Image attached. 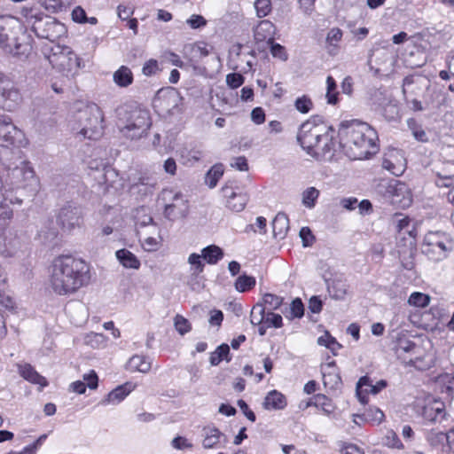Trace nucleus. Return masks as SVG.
<instances>
[{
    "mask_svg": "<svg viewBox=\"0 0 454 454\" xmlns=\"http://www.w3.org/2000/svg\"><path fill=\"white\" fill-rule=\"evenodd\" d=\"M117 117L120 132L129 139L146 135L152 124L149 112L139 107H121L117 111Z\"/></svg>",
    "mask_w": 454,
    "mask_h": 454,
    "instance_id": "nucleus-5",
    "label": "nucleus"
},
{
    "mask_svg": "<svg viewBox=\"0 0 454 454\" xmlns=\"http://www.w3.org/2000/svg\"><path fill=\"white\" fill-rule=\"evenodd\" d=\"M391 202L401 208L409 207L412 203V193L407 184L396 182L388 187Z\"/></svg>",
    "mask_w": 454,
    "mask_h": 454,
    "instance_id": "nucleus-17",
    "label": "nucleus"
},
{
    "mask_svg": "<svg viewBox=\"0 0 454 454\" xmlns=\"http://www.w3.org/2000/svg\"><path fill=\"white\" fill-rule=\"evenodd\" d=\"M263 325H265L266 327H281L282 317L279 314H275L272 313L271 311H268L267 313H264Z\"/></svg>",
    "mask_w": 454,
    "mask_h": 454,
    "instance_id": "nucleus-57",
    "label": "nucleus"
},
{
    "mask_svg": "<svg viewBox=\"0 0 454 454\" xmlns=\"http://www.w3.org/2000/svg\"><path fill=\"white\" fill-rule=\"evenodd\" d=\"M202 255L192 253L188 257V263L191 265V270L193 275H199L204 270V263L202 262Z\"/></svg>",
    "mask_w": 454,
    "mask_h": 454,
    "instance_id": "nucleus-51",
    "label": "nucleus"
},
{
    "mask_svg": "<svg viewBox=\"0 0 454 454\" xmlns=\"http://www.w3.org/2000/svg\"><path fill=\"white\" fill-rule=\"evenodd\" d=\"M137 384L132 382H126L113 389L107 396L102 400L101 403L104 405L113 404L116 405L122 402L133 390H135Z\"/></svg>",
    "mask_w": 454,
    "mask_h": 454,
    "instance_id": "nucleus-22",
    "label": "nucleus"
},
{
    "mask_svg": "<svg viewBox=\"0 0 454 454\" xmlns=\"http://www.w3.org/2000/svg\"><path fill=\"white\" fill-rule=\"evenodd\" d=\"M98 378L94 371L83 375V381L77 380L70 385V390L77 394H84L86 387L96 389L98 387Z\"/></svg>",
    "mask_w": 454,
    "mask_h": 454,
    "instance_id": "nucleus-28",
    "label": "nucleus"
},
{
    "mask_svg": "<svg viewBox=\"0 0 454 454\" xmlns=\"http://www.w3.org/2000/svg\"><path fill=\"white\" fill-rule=\"evenodd\" d=\"M142 247L148 252L157 251L160 247V240L153 237H147L142 241Z\"/></svg>",
    "mask_w": 454,
    "mask_h": 454,
    "instance_id": "nucleus-63",
    "label": "nucleus"
},
{
    "mask_svg": "<svg viewBox=\"0 0 454 454\" xmlns=\"http://www.w3.org/2000/svg\"><path fill=\"white\" fill-rule=\"evenodd\" d=\"M23 133L13 123L6 128L0 129V139L5 145H0V159L8 160L12 149L10 146H15L20 141Z\"/></svg>",
    "mask_w": 454,
    "mask_h": 454,
    "instance_id": "nucleus-15",
    "label": "nucleus"
},
{
    "mask_svg": "<svg viewBox=\"0 0 454 454\" xmlns=\"http://www.w3.org/2000/svg\"><path fill=\"white\" fill-rule=\"evenodd\" d=\"M118 177L117 172L112 168H105L102 174V183L108 187H114ZM101 183V180L99 181Z\"/></svg>",
    "mask_w": 454,
    "mask_h": 454,
    "instance_id": "nucleus-56",
    "label": "nucleus"
},
{
    "mask_svg": "<svg viewBox=\"0 0 454 454\" xmlns=\"http://www.w3.org/2000/svg\"><path fill=\"white\" fill-rule=\"evenodd\" d=\"M38 239L44 244H50L58 236V231L53 221H47L42 225L38 231Z\"/></svg>",
    "mask_w": 454,
    "mask_h": 454,
    "instance_id": "nucleus-35",
    "label": "nucleus"
},
{
    "mask_svg": "<svg viewBox=\"0 0 454 454\" xmlns=\"http://www.w3.org/2000/svg\"><path fill=\"white\" fill-rule=\"evenodd\" d=\"M304 315V306L301 299H294L290 304L288 312L286 317L289 319L301 318Z\"/></svg>",
    "mask_w": 454,
    "mask_h": 454,
    "instance_id": "nucleus-47",
    "label": "nucleus"
},
{
    "mask_svg": "<svg viewBox=\"0 0 454 454\" xmlns=\"http://www.w3.org/2000/svg\"><path fill=\"white\" fill-rule=\"evenodd\" d=\"M328 127L314 121L309 120L303 122L298 133V142L308 154L317 157L330 151L331 137Z\"/></svg>",
    "mask_w": 454,
    "mask_h": 454,
    "instance_id": "nucleus-4",
    "label": "nucleus"
},
{
    "mask_svg": "<svg viewBox=\"0 0 454 454\" xmlns=\"http://www.w3.org/2000/svg\"><path fill=\"white\" fill-rule=\"evenodd\" d=\"M269 44L270 45V53L274 58H278L282 61H286L287 59L288 55L284 46L274 43V40L269 43Z\"/></svg>",
    "mask_w": 454,
    "mask_h": 454,
    "instance_id": "nucleus-58",
    "label": "nucleus"
},
{
    "mask_svg": "<svg viewBox=\"0 0 454 454\" xmlns=\"http://www.w3.org/2000/svg\"><path fill=\"white\" fill-rule=\"evenodd\" d=\"M113 79L116 85L125 88L133 82V74L128 67L121 66L114 73Z\"/></svg>",
    "mask_w": 454,
    "mask_h": 454,
    "instance_id": "nucleus-34",
    "label": "nucleus"
},
{
    "mask_svg": "<svg viewBox=\"0 0 454 454\" xmlns=\"http://www.w3.org/2000/svg\"><path fill=\"white\" fill-rule=\"evenodd\" d=\"M38 2L46 11L51 13L62 12L65 8L62 0H38Z\"/></svg>",
    "mask_w": 454,
    "mask_h": 454,
    "instance_id": "nucleus-52",
    "label": "nucleus"
},
{
    "mask_svg": "<svg viewBox=\"0 0 454 454\" xmlns=\"http://www.w3.org/2000/svg\"><path fill=\"white\" fill-rule=\"evenodd\" d=\"M255 284L256 279L254 277L242 274L236 279L234 286L238 292L245 293L253 289L255 286Z\"/></svg>",
    "mask_w": 454,
    "mask_h": 454,
    "instance_id": "nucleus-40",
    "label": "nucleus"
},
{
    "mask_svg": "<svg viewBox=\"0 0 454 454\" xmlns=\"http://www.w3.org/2000/svg\"><path fill=\"white\" fill-rule=\"evenodd\" d=\"M272 230L275 238L283 239L289 230V219L285 213L279 212L272 221Z\"/></svg>",
    "mask_w": 454,
    "mask_h": 454,
    "instance_id": "nucleus-32",
    "label": "nucleus"
},
{
    "mask_svg": "<svg viewBox=\"0 0 454 454\" xmlns=\"http://www.w3.org/2000/svg\"><path fill=\"white\" fill-rule=\"evenodd\" d=\"M382 167L396 176L403 175L406 168V160L403 153L396 149L389 150L385 153Z\"/></svg>",
    "mask_w": 454,
    "mask_h": 454,
    "instance_id": "nucleus-16",
    "label": "nucleus"
},
{
    "mask_svg": "<svg viewBox=\"0 0 454 454\" xmlns=\"http://www.w3.org/2000/svg\"><path fill=\"white\" fill-rule=\"evenodd\" d=\"M201 255L208 264H216L223 257V251L215 245H210L201 250Z\"/></svg>",
    "mask_w": 454,
    "mask_h": 454,
    "instance_id": "nucleus-38",
    "label": "nucleus"
},
{
    "mask_svg": "<svg viewBox=\"0 0 454 454\" xmlns=\"http://www.w3.org/2000/svg\"><path fill=\"white\" fill-rule=\"evenodd\" d=\"M90 279V269L85 261L71 255L55 258L50 268V286L59 295L74 293Z\"/></svg>",
    "mask_w": 454,
    "mask_h": 454,
    "instance_id": "nucleus-1",
    "label": "nucleus"
},
{
    "mask_svg": "<svg viewBox=\"0 0 454 454\" xmlns=\"http://www.w3.org/2000/svg\"><path fill=\"white\" fill-rule=\"evenodd\" d=\"M257 16L262 18L269 14L271 10L270 0H256L254 3Z\"/></svg>",
    "mask_w": 454,
    "mask_h": 454,
    "instance_id": "nucleus-60",
    "label": "nucleus"
},
{
    "mask_svg": "<svg viewBox=\"0 0 454 454\" xmlns=\"http://www.w3.org/2000/svg\"><path fill=\"white\" fill-rule=\"evenodd\" d=\"M107 337L103 333L90 332L84 334L83 344L91 348H105L107 346Z\"/></svg>",
    "mask_w": 454,
    "mask_h": 454,
    "instance_id": "nucleus-36",
    "label": "nucleus"
},
{
    "mask_svg": "<svg viewBox=\"0 0 454 454\" xmlns=\"http://www.w3.org/2000/svg\"><path fill=\"white\" fill-rule=\"evenodd\" d=\"M119 262L126 269L138 270L140 268V261L129 250L122 248L115 253Z\"/></svg>",
    "mask_w": 454,
    "mask_h": 454,
    "instance_id": "nucleus-31",
    "label": "nucleus"
},
{
    "mask_svg": "<svg viewBox=\"0 0 454 454\" xmlns=\"http://www.w3.org/2000/svg\"><path fill=\"white\" fill-rule=\"evenodd\" d=\"M6 185L12 193L20 188H32L36 190L38 179L29 162L21 161L20 164L8 171Z\"/></svg>",
    "mask_w": 454,
    "mask_h": 454,
    "instance_id": "nucleus-9",
    "label": "nucleus"
},
{
    "mask_svg": "<svg viewBox=\"0 0 454 454\" xmlns=\"http://www.w3.org/2000/svg\"><path fill=\"white\" fill-rule=\"evenodd\" d=\"M0 96L4 108L12 110L21 101V95L12 79L0 72Z\"/></svg>",
    "mask_w": 454,
    "mask_h": 454,
    "instance_id": "nucleus-14",
    "label": "nucleus"
},
{
    "mask_svg": "<svg viewBox=\"0 0 454 454\" xmlns=\"http://www.w3.org/2000/svg\"><path fill=\"white\" fill-rule=\"evenodd\" d=\"M345 144L348 156L363 160L378 151V134L365 122L354 121L345 130Z\"/></svg>",
    "mask_w": 454,
    "mask_h": 454,
    "instance_id": "nucleus-2",
    "label": "nucleus"
},
{
    "mask_svg": "<svg viewBox=\"0 0 454 454\" xmlns=\"http://www.w3.org/2000/svg\"><path fill=\"white\" fill-rule=\"evenodd\" d=\"M264 309L262 306L254 307L251 312V323L253 325L263 324Z\"/></svg>",
    "mask_w": 454,
    "mask_h": 454,
    "instance_id": "nucleus-64",
    "label": "nucleus"
},
{
    "mask_svg": "<svg viewBox=\"0 0 454 454\" xmlns=\"http://www.w3.org/2000/svg\"><path fill=\"white\" fill-rule=\"evenodd\" d=\"M224 173V167L221 163L215 164L205 176V184L208 188L213 189L217 185L218 181Z\"/></svg>",
    "mask_w": 454,
    "mask_h": 454,
    "instance_id": "nucleus-37",
    "label": "nucleus"
},
{
    "mask_svg": "<svg viewBox=\"0 0 454 454\" xmlns=\"http://www.w3.org/2000/svg\"><path fill=\"white\" fill-rule=\"evenodd\" d=\"M391 338L394 341V350L399 358L406 360L409 356L419 354V347H418L408 337V332L403 329H395L392 331ZM418 357H410L409 364L417 366Z\"/></svg>",
    "mask_w": 454,
    "mask_h": 454,
    "instance_id": "nucleus-11",
    "label": "nucleus"
},
{
    "mask_svg": "<svg viewBox=\"0 0 454 454\" xmlns=\"http://www.w3.org/2000/svg\"><path fill=\"white\" fill-rule=\"evenodd\" d=\"M104 114L96 104H89L80 109L69 121L74 136L79 140H97L103 134Z\"/></svg>",
    "mask_w": 454,
    "mask_h": 454,
    "instance_id": "nucleus-3",
    "label": "nucleus"
},
{
    "mask_svg": "<svg viewBox=\"0 0 454 454\" xmlns=\"http://www.w3.org/2000/svg\"><path fill=\"white\" fill-rule=\"evenodd\" d=\"M18 245L16 237L11 231L0 233V254L5 257L12 256Z\"/></svg>",
    "mask_w": 454,
    "mask_h": 454,
    "instance_id": "nucleus-29",
    "label": "nucleus"
},
{
    "mask_svg": "<svg viewBox=\"0 0 454 454\" xmlns=\"http://www.w3.org/2000/svg\"><path fill=\"white\" fill-rule=\"evenodd\" d=\"M275 32L276 27L271 21L268 20H262L254 30V39L257 42L267 41L269 43L274 40Z\"/></svg>",
    "mask_w": 454,
    "mask_h": 454,
    "instance_id": "nucleus-26",
    "label": "nucleus"
},
{
    "mask_svg": "<svg viewBox=\"0 0 454 454\" xmlns=\"http://www.w3.org/2000/svg\"><path fill=\"white\" fill-rule=\"evenodd\" d=\"M361 418L366 422L380 424L383 421L385 415L383 411L377 407H370L362 415H354V422L356 423V418Z\"/></svg>",
    "mask_w": 454,
    "mask_h": 454,
    "instance_id": "nucleus-39",
    "label": "nucleus"
},
{
    "mask_svg": "<svg viewBox=\"0 0 454 454\" xmlns=\"http://www.w3.org/2000/svg\"><path fill=\"white\" fill-rule=\"evenodd\" d=\"M245 78L239 73H231L226 75V83L231 89H237L244 83Z\"/></svg>",
    "mask_w": 454,
    "mask_h": 454,
    "instance_id": "nucleus-59",
    "label": "nucleus"
},
{
    "mask_svg": "<svg viewBox=\"0 0 454 454\" xmlns=\"http://www.w3.org/2000/svg\"><path fill=\"white\" fill-rule=\"evenodd\" d=\"M160 200L164 205V215L169 220L183 218L188 213V200L180 191L173 188L163 189Z\"/></svg>",
    "mask_w": 454,
    "mask_h": 454,
    "instance_id": "nucleus-7",
    "label": "nucleus"
},
{
    "mask_svg": "<svg viewBox=\"0 0 454 454\" xmlns=\"http://www.w3.org/2000/svg\"><path fill=\"white\" fill-rule=\"evenodd\" d=\"M20 20L26 26L29 27L33 31L36 26L43 23V20L46 15L37 6L24 5L20 9Z\"/></svg>",
    "mask_w": 454,
    "mask_h": 454,
    "instance_id": "nucleus-20",
    "label": "nucleus"
},
{
    "mask_svg": "<svg viewBox=\"0 0 454 454\" xmlns=\"http://www.w3.org/2000/svg\"><path fill=\"white\" fill-rule=\"evenodd\" d=\"M43 54L53 68L66 74H74L80 68V59L70 47L59 43L45 45Z\"/></svg>",
    "mask_w": 454,
    "mask_h": 454,
    "instance_id": "nucleus-6",
    "label": "nucleus"
},
{
    "mask_svg": "<svg viewBox=\"0 0 454 454\" xmlns=\"http://www.w3.org/2000/svg\"><path fill=\"white\" fill-rule=\"evenodd\" d=\"M230 347L227 344L220 345L215 351L210 356V364L212 365H218L222 361L226 360L229 362Z\"/></svg>",
    "mask_w": 454,
    "mask_h": 454,
    "instance_id": "nucleus-42",
    "label": "nucleus"
},
{
    "mask_svg": "<svg viewBox=\"0 0 454 454\" xmlns=\"http://www.w3.org/2000/svg\"><path fill=\"white\" fill-rule=\"evenodd\" d=\"M23 35V26L20 20L13 16H0V44L12 51L20 46V36Z\"/></svg>",
    "mask_w": 454,
    "mask_h": 454,
    "instance_id": "nucleus-10",
    "label": "nucleus"
},
{
    "mask_svg": "<svg viewBox=\"0 0 454 454\" xmlns=\"http://www.w3.org/2000/svg\"><path fill=\"white\" fill-rule=\"evenodd\" d=\"M422 416L430 422L442 420L445 417L444 403L438 400L428 401L423 407Z\"/></svg>",
    "mask_w": 454,
    "mask_h": 454,
    "instance_id": "nucleus-23",
    "label": "nucleus"
},
{
    "mask_svg": "<svg viewBox=\"0 0 454 454\" xmlns=\"http://www.w3.org/2000/svg\"><path fill=\"white\" fill-rule=\"evenodd\" d=\"M175 327L176 331L182 335L187 333L191 330V325L188 320L178 315L175 317Z\"/></svg>",
    "mask_w": 454,
    "mask_h": 454,
    "instance_id": "nucleus-62",
    "label": "nucleus"
},
{
    "mask_svg": "<svg viewBox=\"0 0 454 454\" xmlns=\"http://www.w3.org/2000/svg\"><path fill=\"white\" fill-rule=\"evenodd\" d=\"M182 101L180 93L174 88L160 90L157 93L155 104H159L167 112H172Z\"/></svg>",
    "mask_w": 454,
    "mask_h": 454,
    "instance_id": "nucleus-21",
    "label": "nucleus"
},
{
    "mask_svg": "<svg viewBox=\"0 0 454 454\" xmlns=\"http://www.w3.org/2000/svg\"><path fill=\"white\" fill-rule=\"evenodd\" d=\"M427 440L432 446H439L443 442L447 443V433L432 430L427 433Z\"/></svg>",
    "mask_w": 454,
    "mask_h": 454,
    "instance_id": "nucleus-53",
    "label": "nucleus"
},
{
    "mask_svg": "<svg viewBox=\"0 0 454 454\" xmlns=\"http://www.w3.org/2000/svg\"><path fill=\"white\" fill-rule=\"evenodd\" d=\"M317 343L320 346H325L327 348L331 349L333 353H335L341 348V345L338 343L335 338L331 336L328 332H325V334H323L317 339Z\"/></svg>",
    "mask_w": 454,
    "mask_h": 454,
    "instance_id": "nucleus-49",
    "label": "nucleus"
},
{
    "mask_svg": "<svg viewBox=\"0 0 454 454\" xmlns=\"http://www.w3.org/2000/svg\"><path fill=\"white\" fill-rule=\"evenodd\" d=\"M387 387V382L383 380L372 384L368 377H362L356 384V395L362 403L368 402L367 394L377 395Z\"/></svg>",
    "mask_w": 454,
    "mask_h": 454,
    "instance_id": "nucleus-19",
    "label": "nucleus"
},
{
    "mask_svg": "<svg viewBox=\"0 0 454 454\" xmlns=\"http://www.w3.org/2000/svg\"><path fill=\"white\" fill-rule=\"evenodd\" d=\"M223 434L215 427H208L203 429L202 445L205 449H213L220 442Z\"/></svg>",
    "mask_w": 454,
    "mask_h": 454,
    "instance_id": "nucleus-33",
    "label": "nucleus"
},
{
    "mask_svg": "<svg viewBox=\"0 0 454 454\" xmlns=\"http://www.w3.org/2000/svg\"><path fill=\"white\" fill-rule=\"evenodd\" d=\"M319 191L315 187H309L302 192L301 194V202L302 205L309 208H314L316 206V202L319 197Z\"/></svg>",
    "mask_w": 454,
    "mask_h": 454,
    "instance_id": "nucleus-41",
    "label": "nucleus"
},
{
    "mask_svg": "<svg viewBox=\"0 0 454 454\" xmlns=\"http://www.w3.org/2000/svg\"><path fill=\"white\" fill-rule=\"evenodd\" d=\"M327 103L335 105L338 102L337 84L333 77L327 76L326 78V94Z\"/></svg>",
    "mask_w": 454,
    "mask_h": 454,
    "instance_id": "nucleus-46",
    "label": "nucleus"
},
{
    "mask_svg": "<svg viewBox=\"0 0 454 454\" xmlns=\"http://www.w3.org/2000/svg\"><path fill=\"white\" fill-rule=\"evenodd\" d=\"M262 301L264 303V311H271L277 309L281 306L283 302V299L281 297L272 294H265L262 297Z\"/></svg>",
    "mask_w": 454,
    "mask_h": 454,
    "instance_id": "nucleus-48",
    "label": "nucleus"
},
{
    "mask_svg": "<svg viewBox=\"0 0 454 454\" xmlns=\"http://www.w3.org/2000/svg\"><path fill=\"white\" fill-rule=\"evenodd\" d=\"M342 37L343 32L340 28L332 27L329 29L325 37V49L330 55L335 56L339 53Z\"/></svg>",
    "mask_w": 454,
    "mask_h": 454,
    "instance_id": "nucleus-27",
    "label": "nucleus"
},
{
    "mask_svg": "<svg viewBox=\"0 0 454 454\" xmlns=\"http://www.w3.org/2000/svg\"><path fill=\"white\" fill-rule=\"evenodd\" d=\"M347 284L341 280H334L328 286L331 296L336 300H342L347 294Z\"/></svg>",
    "mask_w": 454,
    "mask_h": 454,
    "instance_id": "nucleus-45",
    "label": "nucleus"
},
{
    "mask_svg": "<svg viewBox=\"0 0 454 454\" xmlns=\"http://www.w3.org/2000/svg\"><path fill=\"white\" fill-rule=\"evenodd\" d=\"M314 404L317 407H320L323 412L326 415H330L333 411V406L330 399H328L325 395H317L315 396Z\"/></svg>",
    "mask_w": 454,
    "mask_h": 454,
    "instance_id": "nucleus-54",
    "label": "nucleus"
},
{
    "mask_svg": "<svg viewBox=\"0 0 454 454\" xmlns=\"http://www.w3.org/2000/svg\"><path fill=\"white\" fill-rule=\"evenodd\" d=\"M222 192L226 200V207L233 212H241L246 207L249 195L234 182H228L222 187Z\"/></svg>",
    "mask_w": 454,
    "mask_h": 454,
    "instance_id": "nucleus-12",
    "label": "nucleus"
},
{
    "mask_svg": "<svg viewBox=\"0 0 454 454\" xmlns=\"http://www.w3.org/2000/svg\"><path fill=\"white\" fill-rule=\"evenodd\" d=\"M187 25L192 29H198L207 25L206 19L199 14H192L189 19L186 20Z\"/></svg>",
    "mask_w": 454,
    "mask_h": 454,
    "instance_id": "nucleus-61",
    "label": "nucleus"
},
{
    "mask_svg": "<svg viewBox=\"0 0 454 454\" xmlns=\"http://www.w3.org/2000/svg\"><path fill=\"white\" fill-rule=\"evenodd\" d=\"M46 438V434H42L33 443L25 446L20 451L16 452V454H36Z\"/></svg>",
    "mask_w": 454,
    "mask_h": 454,
    "instance_id": "nucleus-55",
    "label": "nucleus"
},
{
    "mask_svg": "<svg viewBox=\"0 0 454 454\" xmlns=\"http://www.w3.org/2000/svg\"><path fill=\"white\" fill-rule=\"evenodd\" d=\"M156 182L149 176H141L138 178V182L132 184V188H137L139 192L144 194H151L155 189Z\"/></svg>",
    "mask_w": 454,
    "mask_h": 454,
    "instance_id": "nucleus-44",
    "label": "nucleus"
},
{
    "mask_svg": "<svg viewBox=\"0 0 454 454\" xmlns=\"http://www.w3.org/2000/svg\"><path fill=\"white\" fill-rule=\"evenodd\" d=\"M20 375L27 381L39 385L42 388L48 385L47 380L40 375L30 364H24L19 367Z\"/></svg>",
    "mask_w": 454,
    "mask_h": 454,
    "instance_id": "nucleus-30",
    "label": "nucleus"
},
{
    "mask_svg": "<svg viewBox=\"0 0 454 454\" xmlns=\"http://www.w3.org/2000/svg\"><path fill=\"white\" fill-rule=\"evenodd\" d=\"M262 405L265 410L278 411L286 407L287 401L281 392L271 390L266 395Z\"/></svg>",
    "mask_w": 454,
    "mask_h": 454,
    "instance_id": "nucleus-25",
    "label": "nucleus"
},
{
    "mask_svg": "<svg viewBox=\"0 0 454 454\" xmlns=\"http://www.w3.org/2000/svg\"><path fill=\"white\" fill-rule=\"evenodd\" d=\"M34 33L41 38L50 41L47 45L56 44L54 42L66 35L67 29L64 24L57 21L55 19L46 16L43 23L35 27Z\"/></svg>",
    "mask_w": 454,
    "mask_h": 454,
    "instance_id": "nucleus-13",
    "label": "nucleus"
},
{
    "mask_svg": "<svg viewBox=\"0 0 454 454\" xmlns=\"http://www.w3.org/2000/svg\"><path fill=\"white\" fill-rule=\"evenodd\" d=\"M58 218L64 229L71 231L81 225L82 212L79 207L67 205L60 209Z\"/></svg>",
    "mask_w": 454,
    "mask_h": 454,
    "instance_id": "nucleus-18",
    "label": "nucleus"
},
{
    "mask_svg": "<svg viewBox=\"0 0 454 454\" xmlns=\"http://www.w3.org/2000/svg\"><path fill=\"white\" fill-rule=\"evenodd\" d=\"M431 297L428 294L420 292H413L408 299V303L411 306L423 309L429 305Z\"/></svg>",
    "mask_w": 454,
    "mask_h": 454,
    "instance_id": "nucleus-43",
    "label": "nucleus"
},
{
    "mask_svg": "<svg viewBox=\"0 0 454 454\" xmlns=\"http://www.w3.org/2000/svg\"><path fill=\"white\" fill-rule=\"evenodd\" d=\"M294 107L301 114H308L313 108V102L309 96L303 95L295 99Z\"/></svg>",
    "mask_w": 454,
    "mask_h": 454,
    "instance_id": "nucleus-50",
    "label": "nucleus"
},
{
    "mask_svg": "<svg viewBox=\"0 0 454 454\" xmlns=\"http://www.w3.org/2000/svg\"><path fill=\"white\" fill-rule=\"evenodd\" d=\"M153 365V359L143 355L132 356L126 364V369L131 372L148 373Z\"/></svg>",
    "mask_w": 454,
    "mask_h": 454,
    "instance_id": "nucleus-24",
    "label": "nucleus"
},
{
    "mask_svg": "<svg viewBox=\"0 0 454 454\" xmlns=\"http://www.w3.org/2000/svg\"><path fill=\"white\" fill-rule=\"evenodd\" d=\"M452 244L448 235L441 231H429L426 234L422 252L433 261H442L446 258Z\"/></svg>",
    "mask_w": 454,
    "mask_h": 454,
    "instance_id": "nucleus-8",
    "label": "nucleus"
}]
</instances>
